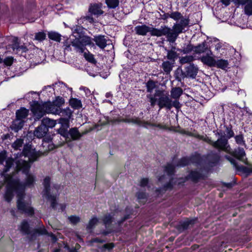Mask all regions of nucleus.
Segmentation results:
<instances>
[{
  "mask_svg": "<svg viewBox=\"0 0 252 252\" xmlns=\"http://www.w3.org/2000/svg\"><path fill=\"white\" fill-rule=\"evenodd\" d=\"M187 25L188 21L185 20H182L181 23L174 24L172 29L165 25L161 26L159 29L152 27L151 36L157 37L166 36L167 41L170 43H174L179 34L184 32V27Z\"/></svg>",
  "mask_w": 252,
  "mask_h": 252,
  "instance_id": "f257e3e1",
  "label": "nucleus"
},
{
  "mask_svg": "<svg viewBox=\"0 0 252 252\" xmlns=\"http://www.w3.org/2000/svg\"><path fill=\"white\" fill-rule=\"evenodd\" d=\"M147 97L149 99L151 106H155L157 101L160 109L165 108L169 110L174 107L177 110H179L182 106L179 100H174L172 101L168 94L164 90H157L154 96L148 94Z\"/></svg>",
  "mask_w": 252,
  "mask_h": 252,
  "instance_id": "f03ea898",
  "label": "nucleus"
},
{
  "mask_svg": "<svg viewBox=\"0 0 252 252\" xmlns=\"http://www.w3.org/2000/svg\"><path fill=\"white\" fill-rule=\"evenodd\" d=\"M16 163V171L17 172L21 171L26 175L24 181L22 183L19 182V190H23L25 192L26 188H31L34 187L36 177L33 174L29 173L31 165L26 160H17Z\"/></svg>",
  "mask_w": 252,
  "mask_h": 252,
  "instance_id": "7ed1b4c3",
  "label": "nucleus"
},
{
  "mask_svg": "<svg viewBox=\"0 0 252 252\" xmlns=\"http://www.w3.org/2000/svg\"><path fill=\"white\" fill-rule=\"evenodd\" d=\"M50 183V177L46 176L43 182L44 189L42 191V195L51 202V207L53 209H55L57 204V197L59 195L58 191L60 189L61 186L58 184H54L51 187Z\"/></svg>",
  "mask_w": 252,
  "mask_h": 252,
  "instance_id": "20e7f679",
  "label": "nucleus"
},
{
  "mask_svg": "<svg viewBox=\"0 0 252 252\" xmlns=\"http://www.w3.org/2000/svg\"><path fill=\"white\" fill-rule=\"evenodd\" d=\"M198 68L193 63H189L185 67L184 71L178 67L175 71V79L181 82L185 78H195L198 73Z\"/></svg>",
  "mask_w": 252,
  "mask_h": 252,
  "instance_id": "39448f33",
  "label": "nucleus"
},
{
  "mask_svg": "<svg viewBox=\"0 0 252 252\" xmlns=\"http://www.w3.org/2000/svg\"><path fill=\"white\" fill-rule=\"evenodd\" d=\"M17 208L22 213L28 216H32L34 213V209L31 206V201H26L25 199L26 194L23 190H17Z\"/></svg>",
  "mask_w": 252,
  "mask_h": 252,
  "instance_id": "423d86ee",
  "label": "nucleus"
},
{
  "mask_svg": "<svg viewBox=\"0 0 252 252\" xmlns=\"http://www.w3.org/2000/svg\"><path fill=\"white\" fill-rule=\"evenodd\" d=\"M225 133L222 130L216 133V135L220 136L217 141H213L210 138V142L208 144L212 146L214 148L218 149L219 151H222L227 153H231V148L228 143L227 138L224 136Z\"/></svg>",
  "mask_w": 252,
  "mask_h": 252,
  "instance_id": "0eeeda50",
  "label": "nucleus"
},
{
  "mask_svg": "<svg viewBox=\"0 0 252 252\" xmlns=\"http://www.w3.org/2000/svg\"><path fill=\"white\" fill-rule=\"evenodd\" d=\"M74 45L76 46V51L80 53H83L86 48V46L94 45L92 42L91 37L83 35L79 38H75Z\"/></svg>",
  "mask_w": 252,
  "mask_h": 252,
  "instance_id": "6e6552de",
  "label": "nucleus"
},
{
  "mask_svg": "<svg viewBox=\"0 0 252 252\" xmlns=\"http://www.w3.org/2000/svg\"><path fill=\"white\" fill-rule=\"evenodd\" d=\"M31 110L35 119L39 120L46 114L44 102L34 101L31 105Z\"/></svg>",
  "mask_w": 252,
  "mask_h": 252,
  "instance_id": "1a4fd4ad",
  "label": "nucleus"
},
{
  "mask_svg": "<svg viewBox=\"0 0 252 252\" xmlns=\"http://www.w3.org/2000/svg\"><path fill=\"white\" fill-rule=\"evenodd\" d=\"M22 153L25 156L29 157V159L32 162L36 160L41 155V153L35 151L29 144L24 145Z\"/></svg>",
  "mask_w": 252,
  "mask_h": 252,
  "instance_id": "9d476101",
  "label": "nucleus"
},
{
  "mask_svg": "<svg viewBox=\"0 0 252 252\" xmlns=\"http://www.w3.org/2000/svg\"><path fill=\"white\" fill-rule=\"evenodd\" d=\"M130 123L136 124L138 126H142L143 127L148 128V126H152L158 127L160 129H166V127L164 126H162L160 124H154L150 123L148 121H141L140 118L138 117H133L130 119Z\"/></svg>",
  "mask_w": 252,
  "mask_h": 252,
  "instance_id": "9b49d317",
  "label": "nucleus"
},
{
  "mask_svg": "<svg viewBox=\"0 0 252 252\" xmlns=\"http://www.w3.org/2000/svg\"><path fill=\"white\" fill-rule=\"evenodd\" d=\"M0 174L2 177H3L4 182L7 184L6 187L14 188L17 193V190H19V181L14 179L12 176L4 173L3 171L1 172Z\"/></svg>",
  "mask_w": 252,
  "mask_h": 252,
  "instance_id": "f8f14e48",
  "label": "nucleus"
},
{
  "mask_svg": "<svg viewBox=\"0 0 252 252\" xmlns=\"http://www.w3.org/2000/svg\"><path fill=\"white\" fill-rule=\"evenodd\" d=\"M224 158L228 160L233 166V167L238 171H242L244 173H252V167H246L244 166H239L236 160L229 156L225 155Z\"/></svg>",
  "mask_w": 252,
  "mask_h": 252,
  "instance_id": "ddd939ff",
  "label": "nucleus"
},
{
  "mask_svg": "<svg viewBox=\"0 0 252 252\" xmlns=\"http://www.w3.org/2000/svg\"><path fill=\"white\" fill-rule=\"evenodd\" d=\"M203 179L204 175L202 173L196 170L191 171L189 174L185 179H180L182 180V181L179 182L178 184H180L181 183H184L186 181L189 179L191 180L194 183H197L199 180Z\"/></svg>",
  "mask_w": 252,
  "mask_h": 252,
  "instance_id": "4468645a",
  "label": "nucleus"
},
{
  "mask_svg": "<svg viewBox=\"0 0 252 252\" xmlns=\"http://www.w3.org/2000/svg\"><path fill=\"white\" fill-rule=\"evenodd\" d=\"M194 52L197 54L202 53L207 54L209 53L210 55H212V52L211 50L210 47L208 45V42L204 41L197 46H194Z\"/></svg>",
  "mask_w": 252,
  "mask_h": 252,
  "instance_id": "2eb2a0df",
  "label": "nucleus"
},
{
  "mask_svg": "<svg viewBox=\"0 0 252 252\" xmlns=\"http://www.w3.org/2000/svg\"><path fill=\"white\" fill-rule=\"evenodd\" d=\"M102 6L101 3H91L89 6L88 11L91 14L98 17L104 13V11L101 9Z\"/></svg>",
  "mask_w": 252,
  "mask_h": 252,
  "instance_id": "dca6fc26",
  "label": "nucleus"
},
{
  "mask_svg": "<svg viewBox=\"0 0 252 252\" xmlns=\"http://www.w3.org/2000/svg\"><path fill=\"white\" fill-rule=\"evenodd\" d=\"M68 133V139H67V142L71 141L79 140L83 135V134L79 132L78 128L76 127L70 128Z\"/></svg>",
  "mask_w": 252,
  "mask_h": 252,
  "instance_id": "f3484780",
  "label": "nucleus"
},
{
  "mask_svg": "<svg viewBox=\"0 0 252 252\" xmlns=\"http://www.w3.org/2000/svg\"><path fill=\"white\" fill-rule=\"evenodd\" d=\"M152 27H150L146 25L137 26L134 28V31L136 34L142 36H145L148 32L151 35Z\"/></svg>",
  "mask_w": 252,
  "mask_h": 252,
  "instance_id": "a211bd4d",
  "label": "nucleus"
},
{
  "mask_svg": "<svg viewBox=\"0 0 252 252\" xmlns=\"http://www.w3.org/2000/svg\"><path fill=\"white\" fill-rule=\"evenodd\" d=\"M213 55V54L212 55H210L208 53L206 55L202 56L200 60L204 64L209 67H215L216 60L212 57Z\"/></svg>",
  "mask_w": 252,
  "mask_h": 252,
  "instance_id": "6ab92c4d",
  "label": "nucleus"
},
{
  "mask_svg": "<svg viewBox=\"0 0 252 252\" xmlns=\"http://www.w3.org/2000/svg\"><path fill=\"white\" fill-rule=\"evenodd\" d=\"M48 128L42 124L39 126L34 131V135L37 138H41L45 136L48 132Z\"/></svg>",
  "mask_w": 252,
  "mask_h": 252,
  "instance_id": "aec40b11",
  "label": "nucleus"
},
{
  "mask_svg": "<svg viewBox=\"0 0 252 252\" xmlns=\"http://www.w3.org/2000/svg\"><path fill=\"white\" fill-rule=\"evenodd\" d=\"M47 234L48 232L46 229L43 226L42 227H39L34 229L33 231L28 236V238L30 241H32L35 240L37 237L39 235H46Z\"/></svg>",
  "mask_w": 252,
  "mask_h": 252,
  "instance_id": "412c9836",
  "label": "nucleus"
},
{
  "mask_svg": "<svg viewBox=\"0 0 252 252\" xmlns=\"http://www.w3.org/2000/svg\"><path fill=\"white\" fill-rule=\"evenodd\" d=\"M54 143L52 145H49V150H52L54 149L58 148L62 146L65 143L64 141L62 140L61 136L59 134H56L52 138Z\"/></svg>",
  "mask_w": 252,
  "mask_h": 252,
  "instance_id": "4be33fe9",
  "label": "nucleus"
},
{
  "mask_svg": "<svg viewBox=\"0 0 252 252\" xmlns=\"http://www.w3.org/2000/svg\"><path fill=\"white\" fill-rule=\"evenodd\" d=\"M93 40L95 42L96 45L101 49H104L107 45V40L104 35L95 36Z\"/></svg>",
  "mask_w": 252,
  "mask_h": 252,
  "instance_id": "5701e85b",
  "label": "nucleus"
},
{
  "mask_svg": "<svg viewBox=\"0 0 252 252\" xmlns=\"http://www.w3.org/2000/svg\"><path fill=\"white\" fill-rule=\"evenodd\" d=\"M165 50L167 52L166 58L170 61H173L175 63V60L178 58V54L176 51V47L172 46L171 49L168 50L166 48H164Z\"/></svg>",
  "mask_w": 252,
  "mask_h": 252,
  "instance_id": "b1692460",
  "label": "nucleus"
},
{
  "mask_svg": "<svg viewBox=\"0 0 252 252\" xmlns=\"http://www.w3.org/2000/svg\"><path fill=\"white\" fill-rule=\"evenodd\" d=\"M46 113L57 115L60 109L53 103L51 102H45Z\"/></svg>",
  "mask_w": 252,
  "mask_h": 252,
  "instance_id": "393cba45",
  "label": "nucleus"
},
{
  "mask_svg": "<svg viewBox=\"0 0 252 252\" xmlns=\"http://www.w3.org/2000/svg\"><path fill=\"white\" fill-rule=\"evenodd\" d=\"M75 42V38L71 39L69 38H66L63 42V49L64 51L70 52L72 50L71 46L74 47L76 50V46L74 45Z\"/></svg>",
  "mask_w": 252,
  "mask_h": 252,
  "instance_id": "a878e982",
  "label": "nucleus"
},
{
  "mask_svg": "<svg viewBox=\"0 0 252 252\" xmlns=\"http://www.w3.org/2000/svg\"><path fill=\"white\" fill-rule=\"evenodd\" d=\"M17 160H23L21 159H18L16 158L14 159L12 158H7V159L5 160V165L4 166V168L2 170V171L4 172V173H6L7 172H8L10 170V169L11 168V167L14 165V163H15L16 164V162Z\"/></svg>",
  "mask_w": 252,
  "mask_h": 252,
  "instance_id": "bb28decb",
  "label": "nucleus"
},
{
  "mask_svg": "<svg viewBox=\"0 0 252 252\" xmlns=\"http://www.w3.org/2000/svg\"><path fill=\"white\" fill-rule=\"evenodd\" d=\"M175 63H174L173 61H163L161 64V67L163 69L164 72L166 74H168L172 70Z\"/></svg>",
  "mask_w": 252,
  "mask_h": 252,
  "instance_id": "cd10ccee",
  "label": "nucleus"
},
{
  "mask_svg": "<svg viewBox=\"0 0 252 252\" xmlns=\"http://www.w3.org/2000/svg\"><path fill=\"white\" fill-rule=\"evenodd\" d=\"M85 29L82 26H75L72 28V34H74L75 38H79L85 34Z\"/></svg>",
  "mask_w": 252,
  "mask_h": 252,
  "instance_id": "c85d7f7f",
  "label": "nucleus"
},
{
  "mask_svg": "<svg viewBox=\"0 0 252 252\" xmlns=\"http://www.w3.org/2000/svg\"><path fill=\"white\" fill-rule=\"evenodd\" d=\"M183 93V91L181 88L174 87L172 88L170 91L171 97L175 100H178Z\"/></svg>",
  "mask_w": 252,
  "mask_h": 252,
  "instance_id": "c756f323",
  "label": "nucleus"
},
{
  "mask_svg": "<svg viewBox=\"0 0 252 252\" xmlns=\"http://www.w3.org/2000/svg\"><path fill=\"white\" fill-rule=\"evenodd\" d=\"M24 124V120H21L16 118V119L13 121L12 124L10 127L12 130L15 132H18L23 127Z\"/></svg>",
  "mask_w": 252,
  "mask_h": 252,
  "instance_id": "7c9ffc66",
  "label": "nucleus"
},
{
  "mask_svg": "<svg viewBox=\"0 0 252 252\" xmlns=\"http://www.w3.org/2000/svg\"><path fill=\"white\" fill-rule=\"evenodd\" d=\"M231 154L238 159L244 161L243 158L246 156V153L243 148H238Z\"/></svg>",
  "mask_w": 252,
  "mask_h": 252,
  "instance_id": "2f4dec72",
  "label": "nucleus"
},
{
  "mask_svg": "<svg viewBox=\"0 0 252 252\" xmlns=\"http://www.w3.org/2000/svg\"><path fill=\"white\" fill-rule=\"evenodd\" d=\"M170 18L175 21H178L179 19L181 20L179 23L182 22V20H187L188 25L184 27V30L186 27H187L189 25V18H184L182 16V14L178 11L173 12L170 14Z\"/></svg>",
  "mask_w": 252,
  "mask_h": 252,
  "instance_id": "473e14b6",
  "label": "nucleus"
},
{
  "mask_svg": "<svg viewBox=\"0 0 252 252\" xmlns=\"http://www.w3.org/2000/svg\"><path fill=\"white\" fill-rule=\"evenodd\" d=\"M29 114V110L24 107L21 108L19 110H17L16 112V117L17 119L23 120L26 119Z\"/></svg>",
  "mask_w": 252,
  "mask_h": 252,
  "instance_id": "72a5a7b5",
  "label": "nucleus"
},
{
  "mask_svg": "<svg viewBox=\"0 0 252 252\" xmlns=\"http://www.w3.org/2000/svg\"><path fill=\"white\" fill-rule=\"evenodd\" d=\"M73 112L70 109L69 107L65 109H60L57 115H59L61 117H64L65 118H71L72 116Z\"/></svg>",
  "mask_w": 252,
  "mask_h": 252,
  "instance_id": "f704fd0d",
  "label": "nucleus"
},
{
  "mask_svg": "<svg viewBox=\"0 0 252 252\" xmlns=\"http://www.w3.org/2000/svg\"><path fill=\"white\" fill-rule=\"evenodd\" d=\"M14 189L15 190L14 188L6 187V189L4 195V197L5 201H6L7 202H10L12 200L14 196Z\"/></svg>",
  "mask_w": 252,
  "mask_h": 252,
  "instance_id": "c9c22d12",
  "label": "nucleus"
},
{
  "mask_svg": "<svg viewBox=\"0 0 252 252\" xmlns=\"http://www.w3.org/2000/svg\"><path fill=\"white\" fill-rule=\"evenodd\" d=\"M20 231L24 235H29L30 233V225L28 221L24 220L19 227Z\"/></svg>",
  "mask_w": 252,
  "mask_h": 252,
  "instance_id": "e433bc0d",
  "label": "nucleus"
},
{
  "mask_svg": "<svg viewBox=\"0 0 252 252\" xmlns=\"http://www.w3.org/2000/svg\"><path fill=\"white\" fill-rule=\"evenodd\" d=\"M194 222L193 220H187L181 222L180 224L177 226L176 228L180 232H182L188 228L190 224H193Z\"/></svg>",
  "mask_w": 252,
  "mask_h": 252,
  "instance_id": "4c0bfd02",
  "label": "nucleus"
},
{
  "mask_svg": "<svg viewBox=\"0 0 252 252\" xmlns=\"http://www.w3.org/2000/svg\"><path fill=\"white\" fill-rule=\"evenodd\" d=\"M224 127L225 128L224 136L227 139H230L234 136V132L232 129V126L231 124L229 125H224Z\"/></svg>",
  "mask_w": 252,
  "mask_h": 252,
  "instance_id": "58836bf2",
  "label": "nucleus"
},
{
  "mask_svg": "<svg viewBox=\"0 0 252 252\" xmlns=\"http://www.w3.org/2000/svg\"><path fill=\"white\" fill-rule=\"evenodd\" d=\"M185 133H186V134H187L189 136H193V137H194L198 138L200 140H202L203 141L206 142L207 143H210L211 142L210 138L208 136H207V135H199L198 134H193V133H192L191 132H185Z\"/></svg>",
  "mask_w": 252,
  "mask_h": 252,
  "instance_id": "ea45409f",
  "label": "nucleus"
},
{
  "mask_svg": "<svg viewBox=\"0 0 252 252\" xmlns=\"http://www.w3.org/2000/svg\"><path fill=\"white\" fill-rule=\"evenodd\" d=\"M69 105L73 109H78L82 107L81 101L75 98H72L69 100Z\"/></svg>",
  "mask_w": 252,
  "mask_h": 252,
  "instance_id": "a19ab883",
  "label": "nucleus"
},
{
  "mask_svg": "<svg viewBox=\"0 0 252 252\" xmlns=\"http://www.w3.org/2000/svg\"><path fill=\"white\" fill-rule=\"evenodd\" d=\"M215 63V67H217L222 69H225L228 66V62L227 60L220 59L217 61L216 60Z\"/></svg>",
  "mask_w": 252,
  "mask_h": 252,
  "instance_id": "79ce46f5",
  "label": "nucleus"
},
{
  "mask_svg": "<svg viewBox=\"0 0 252 252\" xmlns=\"http://www.w3.org/2000/svg\"><path fill=\"white\" fill-rule=\"evenodd\" d=\"M48 36L51 40L60 42L61 40V35L55 32H50L48 33Z\"/></svg>",
  "mask_w": 252,
  "mask_h": 252,
  "instance_id": "37998d69",
  "label": "nucleus"
},
{
  "mask_svg": "<svg viewBox=\"0 0 252 252\" xmlns=\"http://www.w3.org/2000/svg\"><path fill=\"white\" fill-rule=\"evenodd\" d=\"M68 128H65V127H60L58 130V134L61 136L63 137L65 139L66 142L67 143V139H68V130H67Z\"/></svg>",
  "mask_w": 252,
  "mask_h": 252,
  "instance_id": "c03bdc74",
  "label": "nucleus"
},
{
  "mask_svg": "<svg viewBox=\"0 0 252 252\" xmlns=\"http://www.w3.org/2000/svg\"><path fill=\"white\" fill-rule=\"evenodd\" d=\"M194 60V58L193 56L188 55L185 57H182L180 58L179 62L181 64H183L185 63H190L191 62Z\"/></svg>",
  "mask_w": 252,
  "mask_h": 252,
  "instance_id": "a18cd8bd",
  "label": "nucleus"
},
{
  "mask_svg": "<svg viewBox=\"0 0 252 252\" xmlns=\"http://www.w3.org/2000/svg\"><path fill=\"white\" fill-rule=\"evenodd\" d=\"M42 123L43 125H45L48 128L49 127L52 128L54 127L57 124L56 120H52L48 118H44Z\"/></svg>",
  "mask_w": 252,
  "mask_h": 252,
  "instance_id": "49530a36",
  "label": "nucleus"
},
{
  "mask_svg": "<svg viewBox=\"0 0 252 252\" xmlns=\"http://www.w3.org/2000/svg\"><path fill=\"white\" fill-rule=\"evenodd\" d=\"M190 164L189 157H185L181 158L178 162L176 166L184 167Z\"/></svg>",
  "mask_w": 252,
  "mask_h": 252,
  "instance_id": "de8ad7c7",
  "label": "nucleus"
},
{
  "mask_svg": "<svg viewBox=\"0 0 252 252\" xmlns=\"http://www.w3.org/2000/svg\"><path fill=\"white\" fill-rule=\"evenodd\" d=\"M190 164H196V165H199L201 163L202 159L199 156V155H192L190 157H189Z\"/></svg>",
  "mask_w": 252,
  "mask_h": 252,
  "instance_id": "09e8293b",
  "label": "nucleus"
},
{
  "mask_svg": "<svg viewBox=\"0 0 252 252\" xmlns=\"http://www.w3.org/2000/svg\"><path fill=\"white\" fill-rule=\"evenodd\" d=\"M107 7L110 9H115L119 5V0H105Z\"/></svg>",
  "mask_w": 252,
  "mask_h": 252,
  "instance_id": "8fccbe9b",
  "label": "nucleus"
},
{
  "mask_svg": "<svg viewBox=\"0 0 252 252\" xmlns=\"http://www.w3.org/2000/svg\"><path fill=\"white\" fill-rule=\"evenodd\" d=\"M64 99L61 96H58L56 97L55 99L53 101V103L59 109H61V107L64 104Z\"/></svg>",
  "mask_w": 252,
  "mask_h": 252,
  "instance_id": "3c124183",
  "label": "nucleus"
},
{
  "mask_svg": "<svg viewBox=\"0 0 252 252\" xmlns=\"http://www.w3.org/2000/svg\"><path fill=\"white\" fill-rule=\"evenodd\" d=\"M71 118H65L61 117L58 120V123L61 125V126L68 128L69 127V121Z\"/></svg>",
  "mask_w": 252,
  "mask_h": 252,
  "instance_id": "603ef678",
  "label": "nucleus"
},
{
  "mask_svg": "<svg viewBox=\"0 0 252 252\" xmlns=\"http://www.w3.org/2000/svg\"><path fill=\"white\" fill-rule=\"evenodd\" d=\"M147 91L151 93L154 89L156 87V82L152 80H149L146 84Z\"/></svg>",
  "mask_w": 252,
  "mask_h": 252,
  "instance_id": "864d4df0",
  "label": "nucleus"
},
{
  "mask_svg": "<svg viewBox=\"0 0 252 252\" xmlns=\"http://www.w3.org/2000/svg\"><path fill=\"white\" fill-rule=\"evenodd\" d=\"M83 53L84 57L87 61L94 64L96 63V61L94 58V55L90 53L89 51L88 52H84Z\"/></svg>",
  "mask_w": 252,
  "mask_h": 252,
  "instance_id": "5fc2aeb1",
  "label": "nucleus"
},
{
  "mask_svg": "<svg viewBox=\"0 0 252 252\" xmlns=\"http://www.w3.org/2000/svg\"><path fill=\"white\" fill-rule=\"evenodd\" d=\"M164 171L168 175H172L175 172V166L171 163H167L164 167Z\"/></svg>",
  "mask_w": 252,
  "mask_h": 252,
  "instance_id": "6e6d98bb",
  "label": "nucleus"
},
{
  "mask_svg": "<svg viewBox=\"0 0 252 252\" xmlns=\"http://www.w3.org/2000/svg\"><path fill=\"white\" fill-rule=\"evenodd\" d=\"M235 141L237 144L245 145V141L244 140L243 134L240 133L239 135L234 136Z\"/></svg>",
  "mask_w": 252,
  "mask_h": 252,
  "instance_id": "4d7b16f0",
  "label": "nucleus"
},
{
  "mask_svg": "<svg viewBox=\"0 0 252 252\" xmlns=\"http://www.w3.org/2000/svg\"><path fill=\"white\" fill-rule=\"evenodd\" d=\"M245 6V13L247 15H252V0H250Z\"/></svg>",
  "mask_w": 252,
  "mask_h": 252,
  "instance_id": "13d9d810",
  "label": "nucleus"
},
{
  "mask_svg": "<svg viewBox=\"0 0 252 252\" xmlns=\"http://www.w3.org/2000/svg\"><path fill=\"white\" fill-rule=\"evenodd\" d=\"M194 46L189 44L186 47H184L183 49L180 50V51L184 54H189L192 51L194 52Z\"/></svg>",
  "mask_w": 252,
  "mask_h": 252,
  "instance_id": "bf43d9fd",
  "label": "nucleus"
},
{
  "mask_svg": "<svg viewBox=\"0 0 252 252\" xmlns=\"http://www.w3.org/2000/svg\"><path fill=\"white\" fill-rule=\"evenodd\" d=\"M113 220V217L110 214H106L104 216L102 221L106 226L107 225H110L112 222Z\"/></svg>",
  "mask_w": 252,
  "mask_h": 252,
  "instance_id": "052dcab7",
  "label": "nucleus"
},
{
  "mask_svg": "<svg viewBox=\"0 0 252 252\" xmlns=\"http://www.w3.org/2000/svg\"><path fill=\"white\" fill-rule=\"evenodd\" d=\"M23 144V140L22 139H17L12 144V147L15 150H17L22 147Z\"/></svg>",
  "mask_w": 252,
  "mask_h": 252,
  "instance_id": "680f3d73",
  "label": "nucleus"
},
{
  "mask_svg": "<svg viewBox=\"0 0 252 252\" xmlns=\"http://www.w3.org/2000/svg\"><path fill=\"white\" fill-rule=\"evenodd\" d=\"M11 48L14 52L16 51L20 46V43L18 37H14L12 41Z\"/></svg>",
  "mask_w": 252,
  "mask_h": 252,
  "instance_id": "e2e57ef3",
  "label": "nucleus"
},
{
  "mask_svg": "<svg viewBox=\"0 0 252 252\" xmlns=\"http://www.w3.org/2000/svg\"><path fill=\"white\" fill-rule=\"evenodd\" d=\"M172 180L173 179H171L168 183L163 186V188L157 189V191L158 192H160V191L162 190L166 191L168 189H171L173 188V185L172 183Z\"/></svg>",
  "mask_w": 252,
  "mask_h": 252,
  "instance_id": "0e129e2a",
  "label": "nucleus"
},
{
  "mask_svg": "<svg viewBox=\"0 0 252 252\" xmlns=\"http://www.w3.org/2000/svg\"><path fill=\"white\" fill-rule=\"evenodd\" d=\"M98 219L96 218H93L90 220L87 226V229L90 230L92 229L98 222Z\"/></svg>",
  "mask_w": 252,
  "mask_h": 252,
  "instance_id": "69168bd1",
  "label": "nucleus"
},
{
  "mask_svg": "<svg viewBox=\"0 0 252 252\" xmlns=\"http://www.w3.org/2000/svg\"><path fill=\"white\" fill-rule=\"evenodd\" d=\"M68 219L70 223L74 225L76 224L80 221V218L79 217L74 215L70 216L68 217Z\"/></svg>",
  "mask_w": 252,
  "mask_h": 252,
  "instance_id": "338daca9",
  "label": "nucleus"
},
{
  "mask_svg": "<svg viewBox=\"0 0 252 252\" xmlns=\"http://www.w3.org/2000/svg\"><path fill=\"white\" fill-rule=\"evenodd\" d=\"M46 34L44 32H38L35 35V39L38 41H43L45 39Z\"/></svg>",
  "mask_w": 252,
  "mask_h": 252,
  "instance_id": "774afa93",
  "label": "nucleus"
}]
</instances>
